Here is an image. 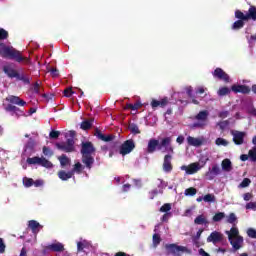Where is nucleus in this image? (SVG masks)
Returning <instances> with one entry per match:
<instances>
[{"mask_svg": "<svg viewBox=\"0 0 256 256\" xmlns=\"http://www.w3.org/2000/svg\"><path fill=\"white\" fill-rule=\"evenodd\" d=\"M171 141H173L171 137L162 138L160 142L159 140L152 138L148 141L147 153L151 154L155 153V151H163V149H165L167 153H171L173 155L175 150L171 145Z\"/></svg>", "mask_w": 256, "mask_h": 256, "instance_id": "f257e3e1", "label": "nucleus"}, {"mask_svg": "<svg viewBox=\"0 0 256 256\" xmlns=\"http://www.w3.org/2000/svg\"><path fill=\"white\" fill-rule=\"evenodd\" d=\"M0 56L4 59H13L17 63H25V65H29L31 63V59L29 57H23L21 52L13 47L5 45V43H0Z\"/></svg>", "mask_w": 256, "mask_h": 256, "instance_id": "f03ea898", "label": "nucleus"}, {"mask_svg": "<svg viewBox=\"0 0 256 256\" xmlns=\"http://www.w3.org/2000/svg\"><path fill=\"white\" fill-rule=\"evenodd\" d=\"M235 18L238 19L232 25L233 31H239L245 27V21H256V7L250 6L248 13H243L241 10L235 11Z\"/></svg>", "mask_w": 256, "mask_h": 256, "instance_id": "7ed1b4c3", "label": "nucleus"}, {"mask_svg": "<svg viewBox=\"0 0 256 256\" xmlns=\"http://www.w3.org/2000/svg\"><path fill=\"white\" fill-rule=\"evenodd\" d=\"M80 153L82 155V163L86 165L87 169H91L93 167V163H95V158H93L92 154L95 153V146L91 142H82Z\"/></svg>", "mask_w": 256, "mask_h": 256, "instance_id": "20e7f679", "label": "nucleus"}, {"mask_svg": "<svg viewBox=\"0 0 256 256\" xmlns=\"http://www.w3.org/2000/svg\"><path fill=\"white\" fill-rule=\"evenodd\" d=\"M56 147L59 151H64V153H73L75 152V140L68 138L66 142L56 143Z\"/></svg>", "mask_w": 256, "mask_h": 256, "instance_id": "39448f33", "label": "nucleus"}, {"mask_svg": "<svg viewBox=\"0 0 256 256\" xmlns=\"http://www.w3.org/2000/svg\"><path fill=\"white\" fill-rule=\"evenodd\" d=\"M166 250L172 255H181L183 253H191V250L186 246H179L177 244H167Z\"/></svg>", "mask_w": 256, "mask_h": 256, "instance_id": "423d86ee", "label": "nucleus"}, {"mask_svg": "<svg viewBox=\"0 0 256 256\" xmlns=\"http://www.w3.org/2000/svg\"><path fill=\"white\" fill-rule=\"evenodd\" d=\"M133 149H135V141H133V139H129L124 141V143L120 146L119 153L125 157V155H129Z\"/></svg>", "mask_w": 256, "mask_h": 256, "instance_id": "0eeeda50", "label": "nucleus"}, {"mask_svg": "<svg viewBox=\"0 0 256 256\" xmlns=\"http://www.w3.org/2000/svg\"><path fill=\"white\" fill-rule=\"evenodd\" d=\"M77 251L78 253H85V255H89V253L93 251V245H91V242L87 240H81L77 242Z\"/></svg>", "mask_w": 256, "mask_h": 256, "instance_id": "6e6552de", "label": "nucleus"}, {"mask_svg": "<svg viewBox=\"0 0 256 256\" xmlns=\"http://www.w3.org/2000/svg\"><path fill=\"white\" fill-rule=\"evenodd\" d=\"M217 175H221V168L217 164H214L212 168H209L205 173V177L208 181H213Z\"/></svg>", "mask_w": 256, "mask_h": 256, "instance_id": "1a4fd4ad", "label": "nucleus"}, {"mask_svg": "<svg viewBox=\"0 0 256 256\" xmlns=\"http://www.w3.org/2000/svg\"><path fill=\"white\" fill-rule=\"evenodd\" d=\"M4 109L7 113H11L12 116L15 115L17 118L25 116V112L13 104L6 105Z\"/></svg>", "mask_w": 256, "mask_h": 256, "instance_id": "9d476101", "label": "nucleus"}, {"mask_svg": "<svg viewBox=\"0 0 256 256\" xmlns=\"http://www.w3.org/2000/svg\"><path fill=\"white\" fill-rule=\"evenodd\" d=\"M213 77L215 79H219L220 81H224V83H229V74H227V72H225L223 69L221 68H216L213 73H212Z\"/></svg>", "mask_w": 256, "mask_h": 256, "instance_id": "9b49d317", "label": "nucleus"}, {"mask_svg": "<svg viewBox=\"0 0 256 256\" xmlns=\"http://www.w3.org/2000/svg\"><path fill=\"white\" fill-rule=\"evenodd\" d=\"M223 234L218 231H213L208 237H207V243H213L214 245H217V243H221L223 241Z\"/></svg>", "mask_w": 256, "mask_h": 256, "instance_id": "f8f14e48", "label": "nucleus"}, {"mask_svg": "<svg viewBox=\"0 0 256 256\" xmlns=\"http://www.w3.org/2000/svg\"><path fill=\"white\" fill-rule=\"evenodd\" d=\"M172 160L173 156L171 154H166L164 156L162 169L165 173H171V171H173V164L171 163Z\"/></svg>", "mask_w": 256, "mask_h": 256, "instance_id": "ddd939ff", "label": "nucleus"}, {"mask_svg": "<svg viewBox=\"0 0 256 256\" xmlns=\"http://www.w3.org/2000/svg\"><path fill=\"white\" fill-rule=\"evenodd\" d=\"M231 91H233V93H242V95H249V93H251V88L247 85L234 84L231 86Z\"/></svg>", "mask_w": 256, "mask_h": 256, "instance_id": "4468645a", "label": "nucleus"}, {"mask_svg": "<svg viewBox=\"0 0 256 256\" xmlns=\"http://www.w3.org/2000/svg\"><path fill=\"white\" fill-rule=\"evenodd\" d=\"M181 169L182 171H186L187 175H195V173L201 169V166H199V163L195 162L188 166H182Z\"/></svg>", "mask_w": 256, "mask_h": 256, "instance_id": "2eb2a0df", "label": "nucleus"}, {"mask_svg": "<svg viewBox=\"0 0 256 256\" xmlns=\"http://www.w3.org/2000/svg\"><path fill=\"white\" fill-rule=\"evenodd\" d=\"M233 135V143L235 145H243V143H245V132H241V131H235L232 132Z\"/></svg>", "mask_w": 256, "mask_h": 256, "instance_id": "dca6fc26", "label": "nucleus"}, {"mask_svg": "<svg viewBox=\"0 0 256 256\" xmlns=\"http://www.w3.org/2000/svg\"><path fill=\"white\" fill-rule=\"evenodd\" d=\"M46 249L54 253H63V251H65V245H63L61 242H54L49 244Z\"/></svg>", "mask_w": 256, "mask_h": 256, "instance_id": "f3484780", "label": "nucleus"}, {"mask_svg": "<svg viewBox=\"0 0 256 256\" xmlns=\"http://www.w3.org/2000/svg\"><path fill=\"white\" fill-rule=\"evenodd\" d=\"M167 105H169V98L164 97L161 100H155L153 99L151 101V107L152 109H157V107H161L162 109L167 107Z\"/></svg>", "mask_w": 256, "mask_h": 256, "instance_id": "a211bd4d", "label": "nucleus"}, {"mask_svg": "<svg viewBox=\"0 0 256 256\" xmlns=\"http://www.w3.org/2000/svg\"><path fill=\"white\" fill-rule=\"evenodd\" d=\"M6 101L11 103L12 105H18L19 107H25V105H27V102H25V100L21 99L18 96H13V95L6 98Z\"/></svg>", "mask_w": 256, "mask_h": 256, "instance_id": "6ab92c4d", "label": "nucleus"}, {"mask_svg": "<svg viewBox=\"0 0 256 256\" xmlns=\"http://www.w3.org/2000/svg\"><path fill=\"white\" fill-rule=\"evenodd\" d=\"M42 228L43 226L39 222H37V220L28 221V229H31L34 235H37V233H39Z\"/></svg>", "mask_w": 256, "mask_h": 256, "instance_id": "aec40b11", "label": "nucleus"}, {"mask_svg": "<svg viewBox=\"0 0 256 256\" xmlns=\"http://www.w3.org/2000/svg\"><path fill=\"white\" fill-rule=\"evenodd\" d=\"M230 244L232 245L234 251H239L243 247V236H238L236 238H231Z\"/></svg>", "mask_w": 256, "mask_h": 256, "instance_id": "412c9836", "label": "nucleus"}, {"mask_svg": "<svg viewBox=\"0 0 256 256\" xmlns=\"http://www.w3.org/2000/svg\"><path fill=\"white\" fill-rule=\"evenodd\" d=\"M3 71L10 79H17L19 77V72L9 66H4Z\"/></svg>", "mask_w": 256, "mask_h": 256, "instance_id": "4be33fe9", "label": "nucleus"}, {"mask_svg": "<svg viewBox=\"0 0 256 256\" xmlns=\"http://www.w3.org/2000/svg\"><path fill=\"white\" fill-rule=\"evenodd\" d=\"M95 135L98 139H100L101 141H105V142H109V141H113V139H115V136L113 135H105L101 133V130H99L98 128H96V132Z\"/></svg>", "mask_w": 256, "mask_h": 256, "instance_id": "5701e85b", "label": "nucleus"}, {"mask_svg": "<svg viewBox=\"0 0 256 256\" xmlns=\"http://www.w3.org/2000/svg\"><path fill=\"white\" fill-rule=\"evenodd\" d=\"M187 143L191 147H201V145H203V140H201L200 138H195V137H192V136H188L187 137Z\"/></svg>", "mask_w": 256, "mask_h": 256, "instance_id": "b1692460", "label": "nucleus"}, {"mask_svg": "<svg viewBox=\"0 0 256 256\" xmlns=\"http://www.w3.org/2000/svg\"><path fill=\"white\" fill-rule=\"evenodd\" d=\"M94 121H95V119H93V118L82 121L80 124V129H82L83 131H89V129H91V127H93Z\"/></svg>", "mask_w": 256, "mask_h": 256, "instance_id": "393cba45", "label": "nucleus"}, {"mask_svg": "<svg viewBox=\"0 0 256 256\" xmlns=\"http://www.w3.org/2000/svg\"><path fill=\"white\" fill-rule=\"evenodd\" d=\"M58 177L61 179V181H68V179H71L73 177V171L66 172L64 170H61L58 172Z\"/></svg>", "mask_w": 256, "mask_h": 256, "instance_id": "a878e982", "label": "nucleus"}, {"mask_svg": "<svg viewBox=\"0 0 256 256\" xmlns=\"http://www.w3.org/2000/svg\"><path fill=\"white\" fill-rule=\"evenodd\" d=\"M194 223L195 225H209V220H207L205 215L201 214L194 219Z\"/></svg>", "mask_w": 256, "mask_h": 256, "instance_id": "bb28decb", "label": "nucleus"}, {"mask_svg": "<svg viewBox=\"0 0 256 256\" xmlns=\"http://www.w3.org/2000/svg\"><path fill=\"white\" fill-rule=\"evenodd\" d=\"M226 233L228 234V240L231 241V239L237 238V237H241L239 235V228L237 227H232L230 229V231H226Z\"/></svg>", "mask_w": 256, "mask_h": 256, "instance_id": "cd10ccee", "label": "nucleus"}, {"mask_svg": "<svg viewBox=\"0 0 256 256\" xmlns=\"http://www.w3.org/2000/svg\"><path fill=\"white\" fill-rule=\"evenodd\" d=\"M207 117H209V112H207V110H203L195 116V119H197V121H202V123H205L207 121Z\"/></svg>", "mask_w": 256, "mask_h": 256, "instance_id": "c85d7f7f", "label": "nucleus"}, {"mask_svg": "<svg viewBox=\"0 0 256 256\" xmlns=\"http://www.w3.org/2000/svg\"><path fill=\"white\" fill-rule=\"evenodd\" d=\"M222 169L223 171L229 172L233 169V164L231 163V160L226 158L222 161Z\"/></svg>", "mask_w": 256, "mask_h": 256, "instance_id": "c756f323", "label": "nucleus"}, {"mask_svg": "<svg viewBox=\"0 0 256 256\" xmlns=\"http://www.w3.org/2000/svg\"><path fill=\"white\" fill-rule=\"evenodd\" d=\"M16 79L18 81H23L24 85H31V77H29V75L27 74H19L18 76H16Z\"/></svg>", "mask_w": 256, "mask_h": 256, "instance_id": "7c9ffc66", "label": "nucleus"}, {"mask_svg": "<svg viewBox=\"0 0 256 256\" xmlns=\"http://www.w3.org/2000/svg\"><path fill=\"white\" fill-rule=\"evenodd\" d=\"M186 93H187L188 97H189L190 99H192V103H193L194 105H199L198 100H196V99H195V95H193V87L189 86L188 88H186Z\"/></svg>", "mask_w": 256, "mask_h": 256, "instance_id": "2f4dec72", "label": "nucleus"}, {"mask_svg": "<svg viewBox=\"0 0 256 256\" xmlns=\"http://www.w3.org/2000/svg\"><path fill=\"white\" fill-rule=\"evenodd\" d=\"M58 161H60V165L62 167H65L66 165H69V163H71V160L65 154H62L60 157H58Z\"/></svg>", "mask_w": 256, "mask_h": 256, "instance_id": "473e14b6", "label": "nucleus"}, {"mask_svg": "<svg viewBox=\"0 0 256 256\" xmlns=\"http://www.w3.org/2000/svg\"><path fill=\"white\" fill-rule=\"evenodd\" d=\"M26 162L28 163V165H40L41 157L34 156L32 158H27Z\"/></svg>", "mask_w": 256, "mask_h": 256, "instance_id": "72a5a7b5", "label": "nucleus"}, {"mask_svg": "<svg viewBox=\"0 0 256 256\" xmlns=\"http://www.w3.org/2000/svg\"><path fill=\"white\" fill-rule=\"evenodd\" d=\"M128 129L131 131V133H133V135H139L141 133L139 126H137L135 123L129 124Z\"/></svg>", "mask_w": 256, "mask_h": 256, "instance_id": "f704fd0d", "label": "nucleus"}, {"mask_svg": "<svg viewBox=\"0 0 256 256\" xmlns=\"http://www.w3.org/2000/svg\"><path fill=\"white\" fill-rule=\"evenodd\" d=\"M41 167H46V169H51L53 167V163L51 161L47 160L46 158H40V164Z\"/></svg>", "mask_w": 256, "mask_h": 256, "instance_id": "c9c22d12", "label": "nucleus"}, {"mask_svg": "<svg viewBox=\"0 0 256 256\" xmlns=\"http://www.w3.org/2000/svg\"><path fill=\"white\" fill-rule=\"evenodd\" d=\"M217 93H218L219 97H225V95H229V93H231V89L224 86V87L219 88Z\"/></svg>", "mask_w": 256, "mask_h": 256, "instance_id": "e433bc0d", "label": "nucleus"}, {"mask_svg": "<svg viewBox=\"0 0 256 256\" xmlns=\"http://www.w3.org/2000/svg\"><path fill=\"white\" fill-rule=\"evenodd\" d=\"M223 219H225L224 212H218L213 216L212 221H214V223H219V221H223Z\"/></svg>", "mask_w": 256, "mask_h": 256, "instance_id": "4c0bfd02", "label": "nucleus"}, {"mask_svg": "<svg viewBox=\"0 0 256 256\" xmlns=\"http://www.w3.org/2000/svg\"><path fill=\"white\" fill-rule=\"evenodd\" d=\"M203 201L205 203H215V201H216L215 194H206L203 197Z\"/></svg>", "mask_w": 256, "mask_h": 256, "instance_id": "58836bf2", "label": "nucleus"}, {"mask_svg": "<svg viewBox=\"0 0 256 256\" xmlns=\"http://www.w3.org/2000/svg\"><path fill=\"white\" fill-rule=\"evenodd\" d=\"M248 155L249 160L252 161V163H256V146L249 150Z\"/></svg>", "mask_w": 256, "mask_h": 256, "instance_id": "ea45409f", "label": "nucleus"}, {"mask_svg": "<svg viewBox=\"0 0 256 256\" xmlns=\"http://www.w3.org/2000/svg\"><path fill=\"white\" fill-rule=\"evenodd\" d=\"M152 241H153V246L158 247L161 243V236L157 233L153 234Z\"/></svg>", "mask_w": 256, "mask_h": 256, "instance_id": "a19ab883", "label": "nucleus"}, {"mask_svg": "<svg viewBox=\"0 0 256 256\" xmlns=\"http://www.w3.org/2000/svg\"><path fill=\"white\" fill-rule=\"evenodd\" d=\"M169 211H171V204L170 203H165L159 209L160 213H171Z\"/></svg>", "mask_w": 256, "mask_h": 256, "instance_id": "79ce46f5", "label": "nucleus"}, {"mask_svg": "<svg viewBox=\"0 0 256 256\" xmlns=\"http://www.w3.org/2000/svg\"><path fill=\"white\" fill-rule=\"evenodd\" d=\"M236 221H237V215H235V213L232 212L227 216L226 222L230 223L231 225L235 224Z\"/></svg>", "mask_w": 256, "mask_h": 256, "instance_id": "37998d69", "label": "nucleus"}, {"mask_svg": "<svg viewBox=\"0 0 256 256\" xmlns=\"http://www.w3.org/2000/svg\"><path fill=\"white\" fill-rule=\"evenodd\" d=\"M251 185V179L244 178L243 181L239 184L240 189H245L246 187H249Z\"/></svg>", "mask_w": 256, "mask_h": 256, "instance_id": "c03bdc74", "label": "nucleus"}, {"mask_svg": "<svg viewBox=\"0 0 256 256\" xmlns=\"http://www.w3.org/2000/svg\"><path fill=\"white\" fill-rule=\"evenodd\" d=\"M5 39H9V32L3 28H0V41H5Z\"/></svg>", "mask_w": 256, "mask_h": 256, "instance_id": "a18cd8bd", "label": "nucleus"}, {"mask_svg": "<svg viewBox=\"0 0 256 256\" xmlns=\"http://www.w3.org/2000/svg\"><path fill=\"white\" fill-rule=\"evenodd\" d=\"M215 143H216V145H218V146H221V145H222V147H227V145H229V142H228L227 140H225L224 138H217V139L215 140Z\"/></svg>", "mask_w": 256, "mask_h": 256, "instance_id": "49530a36", "label": "nucleus"}, {"mask_svg": "<svg viewBox=\"0 0 256 256\" xmlns=\"http://www.w3.org/2000/svg\"><path fill=\"white\" fill-rule=\"evenodd\" d=\"M185 195L193 197V195H197V189L193 188V187H190V188L185 190Z\"/></svg>", "mask_w": 256, "mask_h": 256, "instance_id": "de8ad7c7", "label": "nucleus"}, {"mask_svg": "<svg viewBox=\"0 0 256 256\" xmlns=\"http://www.w3.org/2000/svg\"><path fill=\"white\" fill-rule=\"evenodd\" d=\"M141 107V103L136 102L135 104H126V109H131V111H137Z\"/></svg>", "mask_w": 256, "mask_h": 256, "instance_id": "09e8293b", "label": "nucleus"}, {"mask_svg": "<svg viewBox=\"0 0 256 256\" xmlns=\"http://www.w3.org/2000/svg\"><path fill=\"white\" fill-rule=\"evenodd\" d=\"M23 183H24V186L27 187V188L33 187L34 180H33V178H27V177H25V178L23 179Z\"/></svg>", "mask_w": 256, "mask_h": 256, "instance_id": "8fccbe9b", "label": "nucleus"}, {"mask_svg": "<svg viewBox=\"0 0 256 256\" xmlns=\"http://www.w3.org/2000/svg\"><path fill=\"white\" fill-rule=\"evenodd\" d=\"M82 169H83V166L81 165V163L80 162H77L75 165H74V168H73V175L75 174V171H76V173H81V171H82Z\"/></svg>", "mask_w": 256, "mask_h": 256, "instance_id": "3c124183", "label": "nucleus"}, {"mask_svg": "<svg viewBox=\"0 0 256 256\" xmlns=\"http://www.w3.org/2000/svg\"><path fill=\"white\" fill-rule=\"evenodd\" d=\"M59 135H61V132L57 130H52L49 134L50 139H59Z\"/></svg>", "mask_w": 256, "mask_h": 256, "instance_id": "603ef678", "label": "nucleus"}, {"mask_svg": "<svg viewBox=\"0 0 256 256\" xmlns=\"http://www.w3.org/2000/svg\"><path fill=\"white\" fill-rule=\"evenodd\" d=\"M247 235L248 237H250L251 239H256V230L253 228H249L247 230Z\"/></svg>", "mask_w": 256, "mask_h": 256, "instance_id": "864d4df0", "label": "nucleus"}, {"mask_svg": "<svg viewBox=\"0 0 256 256\" xmlns=\"http://www.w3.org/2000/svg\"><path fill=\"white\" fill-rule=\"evenodd\" d=\"M43 154L46 156V157H53V152L49 149V147L47 146H44L43 147Z\"/></svg>", "mask_w": 256, "mask_h": 256, "instance_id": "5fc2aeb1", "label": "nucleus"}, {"mask_svg": "<svg viewBox=\"0 0 256 256\" xmlns=\"http://www.w3.org/2000/svg\"><path fill=\"white\" fill-rule=\"evenodd\" d=\"M203 229H199L196 233V235L192 238V240L197 243L199 239H201V235L203 234Z\"/></svg>", "mask_w": 256, "mask_h": 256, "instance_id": "6e6d98bb", "label": "nucleus"}, {"mask_svg": "<svg viewBox=\"0 0 256 256\" xmlns=\"http://www.w3.org/2000/svg\"><path fill=\"white\" fill-rule=\"evenodd\" d=\"M246 209H251L252 211H256V202H249L246 204Z\"/></svg>", "mask_w": 256, "mask_h": 256, "instance_id": "4d7b16f0", "label": "nucleus"}, {"mask_svg": "<svg viewBox=\"0 0 256 256\" xmlns=\"http://www.w3.org/2000/svg\"><path fill=\"white\" fill-rule=\"evenodd\" d=\"M26 147L27 149H33L35 147V140H33V138H30L26 144Z\"/></svg>", "mask_w": 256, "mask_h": 256, "instance_id": "13d9d810", "label": "nucleus"}, {"mask_svg": "<svg viewBox=\"0 0 256 256\" xmlns=\"http://www.w3.org/2000/svg\"><path fill=\"white\" fill-rule=\"evenodd\" d=\"M171 217V213H165L162 217H161V221L162 223H167L169 221Z\"/></svg>", "mask_w": 256, "mask_h": 256, "instance_id": "bf43d9fd", "label": "nucleus"}, {"mask_svg": "<svg viewBox=\"0 0 256 256\" xmlns=\"http://www.w3.org/2000/svg\"><path fill=\"white\" fill-rule=\"evenodd\" d=\"M6 245L5 242L3 241V238H0V253L3 254L5 253V249H6Z\"/></svg>", "mask_w": 256, "mask_h": 256, "instance_id": "052dcab7", "label": "nucleus"}, {"mask_svg": "<svg viewBox=\"0 0 256 256\" xmlns=\"http://www.w3.org/2000/svg\"><path fill=\"white\" fill-rule=\"evenodd\" d=\"M205 125H207L206 122H195L193 124V127L198 128V129H203V127H205Z\"/></svg>", "mask_w": 256, "mask_h": 256, "instance_id": "680f3d73", "label": "nucleus"}, {"mask_svg": "<svg viewBox=\"0 0 256 256\" xmlns=\"http://www.w3.org/2000/svg\"><path fill=\"white\" fill-rule=\"evenodd\" d=\"M71 95H73V89L72 88H66L64 90V96L65 97H71Z\"/></svg>", "mask_w": 256, "mask_h": 256, "instance_id": "e2e57ef3", "label": "nucleus"}, {"mask_svg": "<svg viewBox=\"0 0 256 256\" xmlns=\"http://www.w3.org/2000/svg\"><path fill=\"white\" fill-rule=\"evenodd\" d=\"M33 91H34V93H36L37 95H39V93H40L39 82H35V83H34Z\"/></svg>", "mask_w": 256, "mask_h": 256, "instance_id": "0e129e2a", "label": "nucleus"}, {"mask_svg": "<svg viewBox=\"0 0 256 256\" xmlns=\"http://www.w3.org/2000/svg\"><path fill=\"white\" fill-rule=\"evenodd\" d=\"M50 73H51L52 77H59V70H57L56 68H52L50 70Z\"/></svg>", "mask_w": 256, "mask_h": 256, "instance_id": "69168bd1", "label": "nucleus"}, {"mask_svg": "<svg viewBox=\"0 0 256 256\" xmlns=\"http://www.w3.org/2000/svg\"><path fill=\"white\" fill-rule=\"evenodd\" d=\"M252 197H253V195L251 193H245L243 195L244 201H251Z\"/></svg>", "mask_w": 256, "mask_h": 256, "instance_id": "338daca9", "label": "nucleus"}, {"mask_svg": "<svg viewBox=\"0 0 256 256\" xmlns=\"http://www.w3.org/2000/svg\"><path fill=\"white\" fill-rule=\"evenodd\" d=\"M43 180H36L34 181L33 185L34 187H43Z\"/></svg>", "mask_w": 256, "mask_h": 256, "instance_id": "774afa93", "label": "nucleus"}]
</instances>
